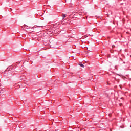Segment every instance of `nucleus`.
<instances>
[{"label": "nucleus", "instance_id": "f257e3e1", "mask_svg": "<svg viewBox=\"0 0 131 131\" xmlns=\"http://www.w3.org/2000/svg\"><path fill=\"white\" fill-rule=\"evenodd\" d=\"M62 17L63 19H64L66 17V14H62Z\"/></svg>", "mask_w": 131, "mask_h": 131}, {"label": "nucleus", "instance_id": "f03ea898", "mask_svg": "<svg viewBox=\"0 0 131 131\" xmlns=\"http://www.w3.org/2000/svg\"><path fill=\"white\" fill-rule=\"evenodd\" d=\"M79 65L81 67L84 68V65H83L82 63H80Z\"/></svg>", "mask_w": 131, "mask_h": 131}, {"label": "nucleus", "instance_id": "7ed1b4c3", "mask_svg": "<svg viewBox=\"0 0 131 131\" xmlns=\"http://www.w3.org/2000/svg\"><path fill=\"white\" fill-rule=\"evenodd\" d=\"M112 51H113V52H114V50H111V53H112Z\"/></svg>", "mask_w": 131, "mask_h": 131}, {"label": "nucleus", "instance_id": "39448f33", "mask_svg": "<svg viewBox=\"0 0 131 131\" xmlns=\"http://www.w3.org/2000/svg\"><path fill=\"white\" fill-rule=\"evenodd\" d=\"M120 106H121V104H120Z\"/></svg>", "mask_w": 131, "mask_h": 131}, {"label": "nucleus", "instance_id": "20e7f679", "mask_svg": "<svg viewBox=\"0 0 131 131\" xmlns=\"http://www.w3.org/2000/svg\"><path fill=\"white\" fill-rule=\"evenodd\" d=\"M114 47H115L114 45H113V46H112L113 48H114Z\"/></svg>", "mask_w": 131, "mask_h": 131}]
</instances>
